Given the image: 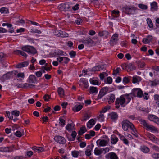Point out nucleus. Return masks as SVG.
Instances as JSON below:
<instances>
[{"mask_svg":"<svg viewBox=\"0 0 159 159\" xmlns=\"http://www.w3.org/2000/svg\"><path fill=\"white\" fill-rule=\"evenodd\" d=\"M122 128L124 131H127L129 127L133 131H134L135 128L133 125L128 120H123L122 122Z\"/></svg>","mask_w":159,"mask_h":159,"instance_id":"1","label":"nucleus"},{"mask_svg":"<svg viewBox=\"0 0 159 159\" xmlns=\"http://www.w3.org/2000/svg\"><path fill=\"white\" fill-rule=\"evenodd\" d=\"M136 10V8L133 5L126 6L122 9V11L127 14H134Z\"/></svg>","mask_w":159,"mask_h":159,"instance_id":"2","label":"nucleus"},{"mask_svg":"<svg viewBox=\"0 0 159 159\" xmlns=\"http://www.w3.org/2000/svg\"><path fill=\"white\" fill-rule=\"evenodd\" d=\"M125 103H126L125 99L124 97V95H122L119 98H117L115 102L116 108H119L120 104L122 107H124L125 106V105L124 104Z\"/></svg>","mask_w":159,"mask_h":159,"instance_id":"3","label":"nucleus"},{"mask_svg":"<svg viewBox=\"0 0 159 159\" xmlns=\"http://www.w3.org/2000/svg\"><path fill=\"white\" fill-rule=\"evenodd\" d=\"M22 49L28 53L35 54L36 53V50L33 46L29 45L25 46L22 48Z\"/></svg>","mask_w":159,"mask_h":159,"instance_id":"4","label":"nucleus"},{"mask_svg":"<svg viewBox=\"0 0 159 159\" xmlns=\"http://www.w3.org/2000/svg\"><path fill=\"white\" fill-rule=\"evenodd\" d=\"M132 93L134 97L141 98L143 96V92L140 88H135L132 90Z\"/></svg>","mask_w":159,"mask_h":159,"instance_id":"5","label":"nucleus"},{"mask_svg":"<svg viewBox=\"0 0 159 159\" xmlns=\"http://www.w3.org/2000/svg\"><path fill=\"white\" fill-rule=\"evenodd\" d=\"M54 35L59 37H66L68 36V34L65 32L62 31L56 30L53 32Z\"/></svg>","mask_w":159,"mask_h":159,"instance_id":"6","label":"nucleus"},{"mask_svg":"<svg viewBox=\"0 0 159 159\" xmlns=\"http://www.w3.org/2000/svg\"><path fill=\"white\" fill-rule=\"evenodd\" d=\"M109 88L107 87L103 88L100 91L98 97V99H101L102 97L109 92L108 91Z\"/></svg>","mask_w":159,"mask_h":159,"instance_id":"7","label":"nucleus"},{"mask_svg":"<svg viewBox=\"0 0 159 159\" xmlns=\"http://www.w3.org/2000/svg\"><path fill=\"white\" fill-rule=\"evenodd\" d=\"M58 8L61 11H66L69 10L70 6L68 3H62L58 6Z\"/></svg>","mask_w":159,"mask_h":159,"instance_id":"8","label":"nucleus"},{"mask_svg":"<svg viewBox=\"0 0 159 159\" xmlns=\"http://www.w3.org/2000/svg\"><path fill=\"white\" fill-rule=\"evenodd\" d=\"M118 35L115 34L111 37L110 42V43L111 46H113L117 44L118 41Z\"/></svg>","mask_w":159,"mask_h":159,"instance_id":"9","label":"nucleus"},{"mask_svg":"<svg viewBox=\"0 0 159 159\" xmlns=\"http://www.w3.org/2000/svg\"><path fill=\"white\" fill-rule=\"evenodd\" d=\"M54 139L56 142L62 144H65L66 141V140L63 137L60 136H55Z\"/></svg>","mask_w":159,"mask_h":159,"instance_id":"10","label":"nucleus"},{"mask_svg":"<svg viewBox=\"0 0 159 159\" xmlns=\"http://www.w3.org/2000/svg\"><path fill=\"white\" fill-rule=\"evenodd\" d=\"M94 147V145L93 143L88 145L87 147V149L85 151V153L86 156H90L91 154V151Z\"/></svg>","mask_w":159,"mask_h":159,"instance_id":"11","label":"nucleus"},{"mask_svg":"<svg viewBox=\"0 0 159 159\" xmlns=\"http://www.w3.org/2000/svg\"><path fill=\"white\" fill-rule=\"evenodd\" d=\"M108 141L104 139H99L97 141V143L100 146H104L106 145L108 143Z\"/></svg>","mask_w":159,"mask_h":159,"instance_id":"12","label":"nucleus"},{"mask_svg":"<svg viewBox=\"0 0 159 159\" xmlns=\"http://www.w3.org/2000/svg\"><path fill=\"white\" fill-rule=\"evenodd\" d=\"M77 133L75 131H73L72 132L71 134V136H72L71 138L70 135L68 134H66V136L69 141H73L75 140V139Z\"/></svg>","mask_w":159,"mask_h":159,"instance_id":"13","label":"nucleus"},{"mask_svg":"<svg viewBox=\"0 0 159 159\" xmlns=\"http://www.w3.org/2000/svg\"><path fill=\"white\" fill-rule=\"evenodd\" d=\"M92 42V39L89 38H87L85 39H84L82 40V43L88 46H89L91 44Z\"/></svg>","mask_w":159,"mask_h":159,"instance_id":"14","label":"nucleus"},{"mask_svg":"<svg viewBox=\"0 0 159 159\" xmlns=\"http://www.w3.org/2000/svg\"><path fill=\"white\" fill-rule=\"evenodd\" d=\"M109 116L111 119L113 120H116L118 118V115L116 112H113L109 114Z\"/></svg>","mask_w":159,"mask_h":159,"instance_id":"15","label":"nucleus"},{"mask_svg":"<svg viewBox=\"0 0 159 159\" xmlns=\"http://www.w3.org/2000/svg\"><path fill=\"white\" fill-rule=\"evenodd\" d=\"M37 81L36 77L34 75H30L28 79V82L30 83H34Z\"/></svg>","mask_w":159,"mask_h":159,"instance_id":"16","label":"nucleus"},{"mask_svg":"<svg viewBox=\"0 0 159 159\" xmlns=\"http://www.w3.org/2000/svg\"><path fill=\"white\" fill-rule=\"evenodd\" d=\"M123 95L124 97H125L127 101L126 102V104H127L130 102L131 98H132V92L130 93L125 94Z\"/></svg>","mask_w":159,"mask_h":159,"instance_id":"17","label":"nucleus"},{"mask_svg":"<svg viewBox=\"0 0 159 159\" xmlns=\"http://www.w3.org/2000/svg\"><path fill=\"white\" fill-rule=\"evenodd\" d=\"M98 34L100 36H102L104 38H107L109 34V33L106 31H100L98 33Z\"/></svg>","mask_w":159,"mask_h":159,"instance_id":"18","label":"nucleus"},{"mask_svg":"<svg viewBox=\"0 0 159 159\" xmlns=\"http://www.w3.org/2000/svg\"><path fill=\"white\" fill-rule=\"evenodd\" d=\"M83 106L81 105H77L75 106L72 108L73 111L75 112H78L80 110L83 108Z\"/></svg>","mask_w":159,"mask_h":159,"instance_id":"19","label":"nucleus"},{"mask_svg":"<svg viewBox=\"0 0 159 159\" xmlns=\"http://www.w3.org/2000/svg\"><path fill=\"white\" fill-rule=\"evenodd\" d=\"M29 62L24 61L18 64L16 66V67L17 68H21L27 66L29 65Z\"/></svg>","mask_w":159,"mask_h":159,"instance_id":"20","label":"nucleus"},{"mask_svg":"<svg viewBox=\"0 0 159 159\" xmlns=\"http://www.w3.org/2000/svg\"><path fill=\"white\" fill-rule=\"evenodd\" d=\"M145 127L148 130H151L152 131H157V129L155 127L148 124H147Z\"/></svg>","mask_w":159,"mask_h":159,"instance_id":"21","label":"nucleus"},{"mask_svg":"<svg viewBox=\"0 0 159 159\" xmlns=\"http://www.w3.org/2000/svg\"><path fill=\"white\" fill-rule=\"evenodd\" d=\"M11 74L10 73H7L4 74L1 78V80L2 82H4L6 80H8L10 78Z\"/></svg>","mask_w":159,"mask_h":159,"instance_id":"22","label":"nucleus"},{"mask_svg":"<svg viewBox=\"0 0 159 159\" xmlns=\"http://www.w3.org/2000/svg\"><path fill=\"white\" fill-rule=\"evenodd\" d=\"M151 10L152 11H154L157 9V3L155 2H153L151 3Z\"/></svg>","mask_w":159,"mask_h":159,"instance_id":"23","label":"nucleus"},{"mask_svg":"<svg viewBox=\"0 0 159 159\" xmlns=\"http://www.w3.org/2000/svg\"><path fill=\"white\" fill-rule=\"evenodd\" d=\"M107 155L109 157L110 159H119L117 155L113 152L108 153Z\"/></svg>","mask_w":159,"mask_h":159,"instance_id":"24","label":"nucleus"},{"mask_svg":"<svg viewBox=\"0 0 159 159\" xmlns=\"http://www.w3.org/2000/svg\"><path fill=\"white\" fill-rule=\"evenodd\" d=\"M95 122L93 119H90L87 123V126L89 128H91L93 125H94Z\"/></svg>","mask_w":159,"mask_h":159,"instance_id":"25","label":"nucleus"},{"mask_svg":"<svg viewBox=\"0 0 159 159\" xmlns=\"http://www.w3.org/2000/svg\"><path fill=\"white\" fill-rule=\"evenodd\" d=\"M33 150L36 151L38 152H42L44 151V149L43 147H36L34 146L32 148Z\"/></svg>","mask_w":159,"mask_h":159,"instance_id":"26","label":"nucleus"},{"mask_svg":"<svg viewBox=\"0 0 159 159\" xmlns=\"http://www.w3.org/2000/svg\"><path fill=\"white\" fill-rule=\"evenodd\" d=\"M141 80V78L140 77L137 76H135L133 77V83H135L140 81Z\"/></svg>","mask_w":159,"mask_h":159,"instance_id":"27","label":"nucleus"},{"mask_svg":"<svg viewBox=\"0 0 159 159\" xmlns=\"http://www.w3.org/2000/svg\"><path fill=\"white\" fill-rule=\"evenodd\" d=\"M54 53L55 55L57 57H58L60 55H64L63 54V51L60 50H55L54 52Z\"/></svg>","mask_w":159,"mask_h":159,"instance_id":"28","label":"nucleus"},{"mask_svg":"<svg viewBox=\"0 0 159 159\" xmlns=\"http://www.w3.org/2000/svg\"><path fill=\"white\" fill-rule=\"evenodd\" d=\"M103 153V150L102 148L100 149H98L97 148H96L94 150V153L96 155H99Z\"/></svg>","mask_w":159,"mask_h":159,"instance_id":"29","label":"nucleus"},{"mask_svg":"<svg viewBox=\"0 0 159 159\" xmlns=\"http://www.w3.org/2000/svg\"><path fill=\"white\" fill-rule=\"evenodd\" d=\"M89 92L92 93H95L97 94L98 92V89L96 87H90Z\"/></svg>","mask_w":159,"mask_h":159,"instance_id":"30","label":"nucleus"},{"mask_svg":"<svg viewBox=\"0 0 159 159\" xmlns=\"http://www.w3.org/2000/svg\"><path fill=\"white\" fill-rule=\"evenodd\" d=\"M82 152L83 153H84V152L82 151H80L79 152L77 151H73L72 152V154L73 157H77L78 155L79 154V153Z\"/></svg>","mask_w":159,"mask_h":159,"instance_id":"31","label":"nucleus"},{"mask_svg":"<svg viewBox=\"0 0 159 159\" xmlns=\"http://www.w3.org/2000/svg\"><path fill=\"white\" fill-rule=\"evenodd\" d=\"M118 139L117 137L112 136L111 137V142L112 144H116L118 141Z\"/></svg>","mask_w":159,"mask_h":159,"instance_id":"32","label":"nucleus"},{"mask_svg":"<svg viewBox=\"0 0 159 159\" xmlns=\"http://www.w3.org/2000/svg\"><path fill=\"white\" fill-rule=\"evenodd\" d=\"M80 81L82 82L84 84V87L87 89L88 88L89 85L88 82L84 78H81L80 80Z\"/></svg>","mask_w":159,"mask_h":159,"instance_id":"33","label":"nucleus"},{"mask_svg":"<svg viewBox=\"0 0 159 159\" xmlns=\"http://www.w3.org/2000/svg\"><path fill=\"white\" fill-rule=\"evenodd\" d=\"M141 151L143 152L147 153L149 151V149L148 148L145 146H143L141 148Z\"/></svg>","mask_w":159,"mask_h":159,"instance_id":"34","label":"nucleus"},{"mask_svg":"<svg viewBox=\"0 0 159 159\" xmlns=\"http://www.w3.org/2000/svg\"><path fill=\"white\" fill-rule=\"evenodd\" d=\"M86 131L85 126H83L80 128V130L79 131L78 134L80 135H82L83 134L86 132Z\"/></svg>","mask_w":159,"mask_h":159,"instance_id":"35","label":"nucleus"},{"mask_svg":"<svg viewBox=\"0 0 159 159\" xmlns=\"http://www.w3.org/2000/svg\"><path fill=\"white\" fill-rule=\"evenodd\" d=\"M57 91L59 95L61 97L62 96L64 95V90L62 88L59 87Z\"/></svg>","mask_w":159,"mask_h":159,"instance_id":"36","label":"nucleus"},{"mask_svg":"<svg viewBox=\"0 0 159 159\" xmlns=\"http://www.w3.org/2000/svg\"><path fill=\"white\" fill-rule=\"evenodd\" d=\"M23 51H21L19 50H16L15 51V52H16V53L20 54L21 55H22L25 57H26L27 56V55Z\"/></svg>","mask_w":159,"mask_h":159,"instance_id":"37","label":"nucleus"},{"mask_svg":"<svg viewBox=\"0 0 159 159\" xmlns=\"http://www.w3.org/2000/svg\"><path fill=\"white\" fill-rule=\"evenodd\" d=\"M130 81V79L129 77H125L123 78V82L125 84L129 83Z\"/></svg>","mask_w":159,"mask_h":159,"instance_id":"38","label":"nucleus"},{"mask_svg":"<svg viewBox=\"0 0 159 159\" xmlns=\"http://www.w3.org/2000/svg\"><path fill=\"white\" fill-rule=\"evenodd\" d=\"M115 99V95L113 94H111L110 95V98L109 99V101H108V102H109L110 103L113 102H114Z\"/></svg>","mask_w":159,"mask_h":159,"instance_id":"39","label":"nucleus"},{"mask_svg":"<svg viewBox=\"0 0 159 159\" xmlns=\"http://www.w3.org/2000/svg\"><path fill=\"white\" fill-rule=\"evenodd\" d=\"M112 14L114 17H118L119 16V11L113 10L112 12Z\"/></svg>","mask_w":159,"mask_h":159,"instance_id":"40","label":"nucleus"},{"mask_svg":"<svg viewBox=\"0 0 159 159\" xmlns=\"http://www.w3.org/2000/svg\"><path fill=\"white\" fill-rule=\"evenodd\" d=\"M19 111L16 110H15L11 111V114L12 116L14 115L17 117L19 116Z\"/></svg>","mask_w":159,"mask_h":159,"instance_id":"41","label":"nucleus"},{"mask_svg":"<svg viewBox=\"0 0 159 159\" xmlns=\"http://www.w3.org/2000/svg\"><path fill=\"white\" fill-rule=\"evenodd\" d=\"M151 85L153 86H156L159 84V79L155 80L151 82Z\"/></svg>","mask_w":159,"mask_h":159,"instance_id":"42","label":"nucleus"},{"mask_svg":"<svg viewBox=\"0 0 159 159\" xmlns=\"http://www.w3.org/2000/svg\"><path fill=\"white\" fill-rule=\"evenodd\" d=\"M24 133V132L23 130L22 131V133L20 131H16L15 134L16 136L19 137H20L22 136V134H23Z\"/></svg>","mask_w":159,"mask_h":159,"instance_id":"43","label":"nucleus"},{"mask_svg":"<svg viewBox=\"0 0 159 159\" xmlns=\"http://www.w3.org/2000/svg\"><path fill=\"white\" fill-rule=\"evenodd\" d=\"M66 123L65 120L62 118H60L59 119V123L62 126H64Z\"/></svg>","mask_w":159,"mask_h":159,"instance_id":"44","label":"nucleus"},{"mask_svg":"<svg viewBox=\"0 0 159 159\" xmlns=\"http://www.w3.org/2000/svg\"><path fill=\"white\" fill-rule=\"evenodd\" d=\"M0 12L2 13L7 14L8 13V9L5 7H2L0 9Z\"/></svg>","mask_w":159,"mask_h":159,"instance_id":"45","label":"nucleus"},{"mask_svg":"<svg viewBox=\"0 0 159 159\" xmlns=\"http://www.w3.org/2000/svg\"><path fill=\"white\" fill-rule=\"evenodd\" d=\"M32 86H34V85L33 84H30L28 83H25L23 85V88H31Z\"/></svg>","mask_w":159,"mask_h":159,"instance_id":"46","label":"nucleus"},{"mask_svg":"<svg viewBox=\"0 0 159 159\" xmlns=\"http://www.w3.org/2000/svg\"><path fill=\"white\" fill-rule=\"evenodd\" d=\"M138 7L140 8L143 10H146L148 8L147 5L142 4H139L138 5Z\"/></svg>","mask_w":159,"mask_h":159,"instance_id":"47","label":"nucleus"},{"mask_svg":"<svg viewBox=\"0 0 159 159\" xmlns=\"http://www.w3.org/2000/svg\"><path fill=\"white\" fill-rule=\"evenodd\" d=\"M127 67L128 68V69L130 70H134L135 68L134 66V65L132 64H129V65H128L127 66Z\"/></svg>","mask_w":159,"mask_h":159,"instance_id":"48","label":"nucleus"},{"mask_svg":"<svg viewBox=\"0 0 159 159\" xmlns=\"http://www.w3.org/2000/svg\"><path fill=\"white\" fill-rule=\"evenodd\" d=\"M7 152H11L13 151L14 150V146L13 145L12 146L10 147H7Z\"/></svg>","mask_w":159,"mask_h":159,"instance_id":"49","label":"nucleus"},{"mask_svg":"<svg viewBox=\"0 0 159 159\" xmlns=\"http://www.w3.org/2000/svg\"><path fill=\"white\" fill-rule=\"evenodd\" d=\"M72 125L71 124H68L66 126V129L69 131H70L72 130L71 129Z\"/></svg>","mask_w":159,"mask_h":159,"instance_id":"50","label":"nucleus"},{"mask_svg":"<svg viewBox=\"0 0 159 159\" xmlns=\"http://www.w3.org/2000/svg\"><path fill=\"white\" fill-rule=\"evenodd\" d=\"M76 52L71 51L69 53V55L71 58H74L76 55Z\"/></svg>","mask_w":159,"mask_h":159,"instance_id":"51","label":"nucleus"},{"mask_svg":"<svg viewBox=\"0 0 159 159\" xmlns=\"http://www.w3.org/2000/svg\"><path fill=\"white\" fill-rule=\"evenodd\" d=\"M6 114H7V116H8L9 119H13V116H12L11 114H10V112L9 111H6Z\"/></svg>","mask_w":159,"mask_h":159,"instance_id":"52","label":"nucleus"},{"mask_svg":"<svg viewBox=\"0 0 159 159\" xmlns=\"http://www.w3.org/2000/svg\"><path fill=\"white\" fill-rule=\"evenodd\" d=\"M82 22V20L80 18H77L75 21V23L78 25H80Z\"/></svg>","mask_w":159,"mask_h":159,"instance_id":"53","label":"nucleus"},{"mask_svg":"<svg viewBox=\"0 0 159 159\" xmlns=\"http://www.w3.org/2000/svg\"><path fill=\"white\" fill-rule=\"evenodd\" d=\"M121 69L120 68H117L115 70L113 71V74L116 75L121 70Z\"/></svg>","mask_w":159,"mask_h":159,"instance_id":"54","label":"nucleus"},{"mask_svg":"<svg viewBox=\"0 0 159 159\" xmlns=\"http://www.w3.org/2000/svg\"><path fill=\"white\" fill-rule=\"evenodd\" d=\"M105 75H107L106 72H103L100 73V77L101 80H103Z\"/></svg>","mask_w":159,"mask_h":159,"instance_id":"55","label":"nucleus"},{"mask_svg":"<svg viewBox=\"0 0 159 159\" xmlns=\"http://www.w3.org/2000/svg\"><path fill=\"white\" fill-rule=\"evenodd\" d=\"M148 137L152 141L155 140V139L156 138L154 135L151 134H149Z\"/></svg>","mask_w":159,"mask_h":159,"instance_id":"56","label":"nucleus"},{"mask_svg":"<svg viewBox=\"0 0 159 159\" xmlns=\"http://www.w3.org/2000/svg\"><path fill=\"white\" fill-rule=\"evenodd\" d=\"M156 116L154 115H150L148 116V119L151 121H153Z\"/></svg>","mask_w":159,"mask_h":159,"instance_id":"57","label":"nucleus"},{"mask_svg":"<svg viewBox=\"0 0 159 159\" xmlns=\"http://www.w3.org/2000/svg\"><path fill=\"white\" fill-rule=\"evenodd\" d=\"M152 157L155 159H159V153H154L152 155Z\"/></svg>","mask_w":159,"mask_h":159,"instance_id":"58","label":"nucleus"},{"mask_svg":"<svg viewBox=\"0 0 159 159\" xmlns=\"http://www.w3.org/2000/svg\"><path fill=\"white\" fill-rule=\"evenodd\" d=\"M16 77L18 78L21 77L22 78H24L25 75L24 73H20L17 74V75L16 76Z\"/></svg>","mask_w":159,"mask_h":159,"instance_id":"59","label":"nucleus"},{"mask_svg":"<svg viewBox=\"0 0 159 159\" xmlns=\"http://www.w3.org/2000/svg\"><path fill=\"white\" fill-rule=\"evenodd\" d=\"M7 148L6 147H0V152H7Z\"/></svg>","mask_w":159,"mask_h":159,"instance_id":"60","label":"nucleus"},{"mask_svg":"<svg viewBox=\"0 0 159 159\" xmlns=\"http://www.w3.org/2000/svg\"><path fill=\"white\" fill-rule=\"evenodd\" d=\"M148 24L150 28H152L153 27V25L151 20L148 19V20L147 21Z\"/></svg>","mask_w":159,"mask_h":159,"instance_id":"61","label":"nucleus"},{"mask_svg":"<svg viewBox=\"0 0 159 159\" xmlns=\"http://www.w3.org/2000/svg\"><path fill=\"white\" fill-rule=\"evenodd\" d=\"M90 118V116L88 114H86L84 116L83 119H82L81 120L83 121H86L88 119H89Z\"/></svg>","mask_w":159,"mask_h":159,"instance_id":"62","label":"nucleus"},{"mask_svg":"<svg viewBox=\"0 0 159 159\" xmlns=\"http://www.w3.org/2000/svg\"><path fill=\"white\" fill-rule=\"evenodd\" d=\"M107 83L108 84H111L112 81V78L110 77H108L107 79Z\"/></svg>","mask_w":159,"mask_h":159,"instance_id":"63","label":"nucleus"},{"mask_svg":"<svg viewBox=\"0 0 159 159\" xmlns=\"http://www.w3.org/2000/svg\"><path fill=\"white\" fill-rule=\"evenodd\" d=\"M152 148L153 150L159 152V147L158 146L154 145L152 146Z\"/></svg>","mask_w":159,"mask_h":159,"instance_id":"64","label":"nucleus"}]
</instances>
